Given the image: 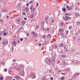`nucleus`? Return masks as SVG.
<instances>
[{"mask_svg":"<svg viewBox=\"0 0 80 80\" xmlns=\"http://www.w3.org/2000/svg\"><path fill=\"white\" fill-rule=\"evenodd\" d=\"M63 43H61L59 45V46L60 47H63Z\"/></svg>","mask_w":80,"mask_h":80,"instance_id":"10","label":"nucleus"},{"mask_svg":"<svg viewBox=\"0 0 80 80\" xmlns=\"http://www.w3.org/2000/svg\"><path fill=\"white\" fill-rule=\"evenodd\" d=\"M62 75H65V73H62Z\"/></svg>","mask_w":80,"mask_h":80,"instance_id":"61","label":"nucleus"},{"mask_svg":"<svg viewBox=\"0 0 80 80\" xmlns=\"http://www.w3.org/2000/svg\"><path fill=\"white\" fill-rule=\"evenodd\" d=\"M58 48V46L57 45H55V48H54V49H56V48Z\"/></svg>","mask_w":80,"mask_h":80,"instance_id":"23","label":"nucleus"},{"mask_svg":"<svg viewBox=\"0 0 80 80\" xmlns=\"http://www.w3.org/2000/svg\"><path fill=\"white\" fill-rule=\"evenodd\" d=\"M12 45H13V46L15 47H16V45H17V42L15 41H13L12 42Z\"/></svg>","mask_w":80,"mask_h":80,"instance_id":"8","label":"nucleus"},{"mask_svg":"<svg viewBox=\"0 0 80 80\" xmlns=\"http://www.w3.org/2000/svg\"><path fill=\"white\" fill-rule=\"evenodd\" d=\"M25 53H28V51L27 49H26L25 51Z\"/></svg>","mask_w":80,"mask_h":80,"instance_id":"36","label":"nucleus"},{"mask_svg":"<svg viewBox=\"0 0 80 80\" xmlns=\"http://www.w3.org/2000/svg\"><path fill=\"white\" fill-rule=\"evenodd\" d=\"M50 62L52 64H54L55 62V57H53L51 58Z\"/></svg>","mask_w":80,"mask_h":80,"instance_id":"3","label":"nucleus"},{"mask_svg":"<svg viewBox=\"0 0 80 80\" xmlns=\"http://www.w3.org/2000/svg\"><path fill=\"white\" fill-rule=\"evenodd\" d=\"M27 37H29V33H27Z\"/></svg>","mask_w":80,"mask_h":80,"instance_id":"47","label":"nucleus"},{"mask_svg":"<svg viewBox=\"0 0 80 80\" xmlns=\"http://www.w3.org/2000/svg\"><path fill=\"white\" fill-rule=\"evenodd\" d=\"M24 20H27V18H24Z\"/></svg>","mask_w":80,"mask_h":80,"instance_id":"56","label":"nucleus"},{"mask_svg":"<svg viewBox=\"0 0 80 80\" xmlns=\"http://www.w3.org/2000/svg\"><path fill=\"white\" fill-rule=\"evenodd\" d=\"M72 28V26H70L69 27V30H71Z\"/></svg>","mask_w":80,"mask_h":80,"instance_id":"28","label":"nucleus"},{"mask_svg":"<svg viewBox=\"0 0 80 80\" xmlns=\"http://www.w3.org/2000/svg\"><path fill=\"white\" fill-rule=\"evenodd\" d=\"M3 78L2 77V76H1L0 78V80H3Z\"/></svg>","mask_w":80,"mask_h":80,"instance_id":"46","label":"nucleus"},{"mask_svg":"<svg viewBox=\"0 0 80 80\" xmlns=\"http://www.w3.org/2000/svg\"><path fill=\"white\" fill-rule=\"evenodd\" d=\"M61 80H64L65 79V77H62V78H61Z\"/></svg>","mask_w":80,"mask_h":80,"instance_id":"31","label":"nucleus"},{"mask_svg":"<svg viewBox=\"0 0 80 80\" xmlns=\"http://www.w3.org/2000/svg\"><path fill=\"white\" fill-rule=\"evenodd\" d=\"M49 72L50 73H52V70H49Z\"/></svg>","mask_w":80,"mask_h":80,"instance_id":"45","label":"nucleus"},{"mask_svg":"<svg viewBox=\"0 0 80 80\" xmlns=\"http://www.w3.org/2000/svg\"><path fill=\"white\" fill-rule=\"evenodd\" d=\"M3 35H7V33H6V32H4L3 33Z\"/></svg>","mask_w":80,"mask_h":80,"instance_id":"50","label":"nucleus"},{"mask_svg":"<svg viewBox=\"0 0 80 80\" xmlns=\"http://www.w3.org/2000/svg\"><path fill=\"white\" fill-rule=\"evenodd\" d=\"M26 22L25 21H22V25H24V24Z\"/></svg>","mask_w":80,"mask_h":80,"instance_id":"18","label":"nucleus"},{"mask_svg":"<svg viewBox=\"0 0 80 80\" xmlns=\"http://www.w3.org/2000/svg\"><path fill=\"white\" fill-rule=\"evenodd\" d=\"M47 31H49V28H47V29H46Z\"/></svg>","mask_w":80,"mask_h":80,"instance_id":"55","label":"nucleus"},{"mask_svg":"<svg viewBox=\"0 0 80 80\" xmlns=\"http://www.w3.org/2000/svg\"><path fill=\"white\" fill-rule=\"evenodd\" d=\"M59 30L60 33H62V32L63 31L62 29H59Z\"/></svg>","mask_w":80,"mask_h":80,"instance_id":"17","label":"nucleus"},{"mask_svg":"<svg viewBox=\"0 0 80 80\" xmlns=\"http://www.w3.org/2000/svg\"><path fill=\"white\" fill-rule=\"evenodd\" d=\"M22 15H26V13L25 12H22Z\"/></svg>","mask_w":80,"mask_h":80,"instance_id":"41","label":"nucleus"},{"mask_svg":"<svg viewBox=\"0 0 80 80\" xmlns=\"http://www.w3.org/2000/svg\"><path fill=\"white\" fill-rule=\"evenodd\" d=\"M67 72H70V69H67Z\"/></svg>","mask_w":80,"mask_h":80,"instance_id":"48","label":"nucleus"},{"mask_svg":"<svg viewBox=\"0 0 80 80\" xmlns=\"http://www.w3.org/2000/svg\"><path fill=\"white\" fill-rule=\"evenodd\" d=\"M21 18H19L18 19H16L15 21V22L17 24H19L20 23V22L21 21Z\"/></svg>","mask_w":80,"mask_h":80,"instance_id":"4","label":"nucleus"},{"mask_svg":"<svg viewBox=\"0 0 80 80\" xmlns=\"http://www.w3.org/2000/svg\"><path fill=\"white\" fill-rule=\"evenodd\" d=\"M36 6L37 7H38V2L36 4Z\"/></svg>","mask_w":80,"mask_h":80,"instance_id":"40","label":"nucleus"},{"mask_svg":"<svg viewBox=\"0 0 80 80\" xmlns=\"http://www.w3.org/2000/svg\"><path fill=\"white\" fill-rule=\"evenodd\" d=\"M21 4V2H19L18 4V6H19V7H20Z\"/></svg>","mask_w":80,"mask_h":80,"instance_id":"29","label":"nucleus"},{"mask_svg":"<svg viewBox=\"0 0 80 80\" xmlns=\"http://www.w3.org/2000/svg\"><path fill=\"white\" fill-rule=\"evenodd\" d=\"M35 9H36L35 8H33L32 9V12H33V11H35Z\"/></svg>","mask_w":80,"mask_h":80,"instance_id":"32","label":"nucleus"},{"mask_svg":"<svg viewBox=\"0 0 80 80\" xmlns=\"http://www.w3.org/2000/svg\"><path fill=\"white\" fill-rule=\"evenodd\" d=\"M59 25H60V26H63V23H60L59 24Z\"/></svg>","mask_w":80,"mask_h":80,"instance_id":"25","label":"nucleus"},{"mask_svg":"<svg viewBox=\"0 0 80 80\" xmlns=\"http://www.w3.org/2000/svg\"><path fill=\"white\" fill-rule=\"evenodd\" d=\"M50 80H53V77H52L51 78Z\"/></svg>","mask_w":80,"mask_h":80,"instance_id":"60","label":"nucleus"},{"mask_svg":"<svg viewBox=\"0 0 80 80\" xmlns=\"http://www.w3.org/2000/svg\"><path fill=\"white\" fill-rule=\"evenodd\" d=\"M62 10L63 11V12H66V8H62Z\"/></svg>","mask_w":80,"mask_h":80,"instance_id":"14","label":"nucleus"},{"mask_svg":"<svg viewBox=\"0 0 80 80\" xmlns=\"http://www.w3.org/2000/svg\"><path fill=\"white\" fill-rule=\"evenodd\" d=\"M5 43L6 44H8V40H7L6 42H5Z\"/></svg>","mask_w":80,"mask_h":80,"instance_id":"30","label":"nucleus"},{"mask_svg":"<svg viewBox=\"0 0 80 80\" xmlns=\"http://www.w3.org/2000/svg\"><path fill=\"white\" fill-rule=\"evenodd\" d=\"M66 8L68 10H71L73 8L72 7H69L68 5L66 6Z\"/></svg>","mask_w":80,"mask_h":80,"instance_id":"5","label":"nucleus"},{"mask_svg":"<svg viewBox=\"0 0 80 80\" xmlns=\"http://www.w3.org/2000/svg\"><path fill=\"white\" fill-rule=\"evenodd\" d=\"M33 3V1H30L29 3L30 4H31V3Z\"/></svg>","mask_w":80,"mask_h":80,"instance_id":"43","label":"nucleus"},{"mask_svg":"<svg viewBox=\"0 0 80 80\" xmlns=\"http://www.w3.org/2000/svg\"><path fill=\"white\" fill-rule=\"evenodd\" d=\"M65 15H67V16H68L69 15H70V14L67 13H66L65 14Z\"/></svg>","mask_w":80,"mask_h":80,"instance_id":"33","label":"nucleus"},{"mask_svg":"<svg viewBox=\"0 0 80 80\" xmlns=\"http://www.w3.org/2000/svg\"><path fill=\"white\" fill-rule=\"evenodd\" d=\"M26 5L27 6H28L29 5V4L28 3H26Z\"/></svg>","mask_w":80,"mask_h":80,"instance_id":"51","label":"nucleus"},{"mask_svg":"<svg viewBox=\"0 0 80 80\" xmlns=\"http://www.w3.org/2000/svg\"><path fill=\"white\" fill-rule=\"evenodd\" d=\"M48 16H46L45 17V18L46 20H48Z\"/></svg>","mask_w":80,"mask_h":80,"instance_id":"22","label":"nucleus"},{"mask_svg":"<svg viewBox=\"0 0 80 80\" xmlns=\"http://www.w3.org/2000/svg\"><path fill=\"white\" fill-rule=\"evenodd\" d=\"M41 45H42V44L41 43H39L38 44V45L39 46H41Z\"/></svg>","mask_w":80,"mask_h":80,"instance_id":"64","label":"nucleus"},{"mask_svg":"<svg viewBox=\"0 0 80 80\" xmlns=\"http://www.w3.org/2000/svg\"><path fill=\"white\" fill-rule=\"evenodd\" d=\"M66 33H67V34H68V30H67L66 31Z\"/></svg>","mask_w":80,"mask_h":80,"instance_id":"57","label":"nucleus"},{"mask_svg":"<svg viewBox=\"0 0 80 80\" xmlns=\"http://www.w3.org/2000/svg\"><path fill=\"white\" fill-rule=\"evenodd\" d=\"M32 14L29 15V17L31 18H33V17H35L37 14V13L35 11H33L32 12Z\"/></svg>","mask_w":80,"mask_h":80,"instance_id":"1","label":"nucleus"},{"mask_svg":"<svg viewBox=\"0 0 80 80\" xmlns=\"http://www.w3.org/2000/svg\"><path fill=\"white\" fill-rule=\"evenodd\" d=\"M3 45H5V42H3Z\"/></svg>","mask_w":80,"mask_h":80,"instance_id":"59","label":"nucleus"},{"mask_svg":"<svg viewBox=\"0 0 80 80\" xmlns=\"http://www.w3.org/2000/svg\"><path fill=\"white\" fill-rule=\"evenodd\" d=\"M77 24V25H80V22L79 21H78L76 22Z\"/></svg>","mask_w":80,"mask_h":80,"instance_id":"21","label":"nucleus"},{"mask_svg":"<svg viewBox=\"0 0 80 80\" xmlns=\"http://www.w3.org/2000/svg\"><path fill=\"white\" fill-rule=\"evenodd\" d=\"M12 77L9 76L7 77V80H12Z\"/></svg>","mask_w":80,"mask_h":80,"instance_id":"13","label":"nucleus"},{"mask_svg":"<svg viewBox=\"0 0 80 80\" xmlns=\"http://www.w3.org/2000/svg\"><path fill=\"white\" fill-rule=\"evenodd\" d=\"M12 52H13L14 48H13V46L12 48Z\"/></svg>","mask_w":80,"mask_h":80,"instance_id":"42","label":"nucleus"},{"mask_svg":"<svg viewBox=\"0 0 80 80\" xmlns=\"http://www.w3.org/2000/svg\"><path fill=\"white\" fill-rule=\"evenodd\" d=\"M2 12H7V9H4L2 10Z\"/></svg>","mask_w":80,"mask_h":80,"instance_id":"12","label":"nucleus"},{"mask_svg":"<svg viewBox=\"0 0 80 80\" xmlns=\"http://www.w3.org/2000/svg\"><path fill=\"white\" fill-rule=\"evenodd\" d=\"M36 29H38V28H39V26H38V25H36Z\"/></svg>","mask_w":80,"mask_h":80,"instance_id":"26","label":"nucleus"},{"mask_svg":"<svg viewBox=\"0 0 80 80\" xmlns=\"http://www.w3.org/2000/svg\"><path fill=\"white\" fill-rule=\"evenodd\" d=\"M66 18H67V19H71V18H70V17H68V16H65Z\"/></svg>","mask_w":80,"mask_h":80,"instance_id":"19","label":"nucleus"},{"mask_svg":"<svg viewBox=\"0 0 80 80\" xmlns=\"http://www.w3.org/2000/svg\"><path fill=\"white\" fill-rule=\"evenodd\" d=\"M21 66L22 67V68H24V65H21Z\"/></svg>","mask_w":80,"mask_h":80,"instance_id":"52","label":"nucleus"},{"mask_svg":"<svg viewBox=\"0 0 80 80\" xmlns=\"http://www.w3.org/2000/svg\"><path fill=\"white\" fill-rule=\"evenodd\" d=\"M29 38H33L32 37H31V36H29Z\"/></svg>","mask_w":80,"mask_h":80,"instance_id":"63","label":"nucleus"},{"mask_svg":"<svg viewBox=\"0 0 80 80\" xmlns=\"http://www.w3.org/2000/svg\"><path fill=\"white\" fill-rule=\"evenodd\" d=\"M7 68L5 69L4 72H7Z\"/></svg>","mask_w":80,"mask_h":80,"instance_id":"54","label":"nucleus"},{"mask_svg":"<svg viewBox=\"0 0 80 80\" xmlns=\"http://www.w3.org/2000/svg\"><path fill=\"white\" fill-rule=\"evenodd\" d=\"M32 77H33V78H35L36 77L35 76V75L34 73H32Z\"/></svg>","mask_w":80,"mask_h":80,"instance_id":"15","label":"nucleus"},{"mask_svg":"<svg viewBox=\"0 0 80 80\" xmlns=\"http://www.w3.org/2000/svg\"><path fill=\"white\" fill-rule=\"evenodd\" d=\"M1 63H2V65H5V63L3 62H1Z\"/></svg>","mask_w":80,"mask_h":80,"instance_id":"35","label":"nucleus"},{"mask_svg":"<svg viewBox=\"0 0 80 80\" xmlns=\"http://www.w3.org/2000/svg\"><path fill=\"white\" fill-rule=\"evenodd\" d=\"M25 74V73H24V71L22 72L21 73V76H23Z\"/></svg>","mask_w":80,"mask_h":80,"instance_id":"16","label":"nucleus"},{"mask_svg":"<svg viewBox=\"0 0 80 80\" xmlns=\"http://www.w3.org/2000/svg\"><path fill=\"white\" fill-rule=\"evenodd\" d=\"M75 14L76 17H78V16H79V14H78V13H76Z\"/></svg>","mask_w":80,"mask_h":80,"instance_id":"24","label":"nucleus"},{"mask_svg":"<svg viewBox=\"0 0 80 80\" xmlns=\"http://www.w3.org/2000/svg\"><path fill=\"white\" fill-rule=\"evenodd\" d=\"M25 12H27V13L29 12V9H28V8L27 7L25 8Z\"/></svg>","mask_w":80,"mask_h":80,"instance_id":"11","label":"nucleus"},{"mask_svg":"<svg viewBox=\"0 0 80 80\" xmlns=\"http://www.w3.org/2000/svg\"><path fill=\"white\" fill-rule=\"evenodd\" d=\"M64 35V33H62L61 34V36H62H62H63V35Z\"/></svg>","mask_w":80,"mask_h":80,"instance_id":"49","label":"nucleus"},{"mask_svg":"<svg viewBox=\"0 0 80 80\" xmlns=\"http://www.w3.org/2000/svg\"><path fill=\"white\" fill-rule=\"evenodd\" d=\"M32 34H33V37H34V38H36L37 37V34H35V33L34 32H32Z\"/></svg>","mask_w":80,"mask_h":80,"instance_id":"7","label":"nucleus"},{"mask_svg":"<svg viewBox=\"0 0 80 80\" xmlns=\"http://www.w3.org/2000/svg\"><path fill=\"white\" fill-rule=\"evenodd\" d=\"M63 19L64 20H65L66 21L67 20H68L66 18L64 17L63 18Z\"/></svg>","mask_w":80,"mask_h":80,"instance_id":"34","label":"nucleus"},{"mask_svg":"<svg viewBox=\"0 0 80 80\" xmlns=\"http://www.w3.org/2000/svg\"><path fill=\"white\" fill-rule=\"evenodd\" d=\"M20 69H21L20 68H18V71H20Z\"/></svg>","mask_w":80,"mask_h":80,"instance_id":"44","label":"nucleus"},{"mask_svg":"<svg viewBox=\"0 0 80 80\" xmlns=\"http://www.w3.org/2000/svg\"><path fill=\"white\" fill-rule=\"evenodd\" d=\"M51 35L50 34H48V36H47V38H49V37H50Z\"/></svg>","mask_w":80,"mask_h":80,"instance_id":"37","label":"nucleus"},{"mask_svg":"<svg viewBox=\"0 0 80 80\" xmlns=\"http://www.w3.org/2000/svg\"><path fill=\"white\" fill-rule=\"evenodd\" d=\"M61 57L62 58H63L65 57V56H64L63 55H61Z\"/></svg>","mask_w":80,"mask_h":80,"instance_id":"53","label":"nucleus"},{"mask_svg":"<svg viewBox=\"0 0 80 80\" xmlns=\"http://www.w3.org/2000/svg\"><path fill=\"white\" fill-rule=\"evenodd\" d=\"M41 29L42 30H44V31H47V29L44 28L43 27V25H41Z\"/></svg>","mask_w":80,"mask_h":80,"instance_id":"9","label":"nucleus"},{"mask_svg":"<svg viewBox=\"0 0 80 80\" xmlns=\"http://www.w3.org/2000/svg\"><path fill=\"white\" fill-rule=\"evenodd\" d=\"M75 75H80V73L78 72H76V73H75Z\"/></svg>","mask_w":80,"mask_h":80,"instance_id":"27","label":"nucleus"},{"mask_svg":"<svg viewBox=\"0 0 80 80\" xmlns=\"http://www.w3.org/2000/svg\"><path fill=\"white\" fill-rule=\"evenodd\" d=\"M20 40V41H23V39L22 38H21Z\"/></svg>","mask_w":80,"mask_h":80,"instance_id":"39","label":"nucleus"},{"mask_svg":"<svg viewBox=\"0 0 80 80\" xmlns=\"http://www.w3.org/2000/svg\"><path fill=\"white\" fill-rule=\"evenodd\" d=\"M79 33H80V32H77L76 33V35H78Z\"/></svg>","mask_w":80,"mask_h":80,"instance_id":"38","label":"nucleus"},{"mask_svg":"<svg viewBox=\"0 0 80 80\" xmlns=\"http://www.w3.org/2000/svg\"><path fill=\"white\" fill-rule=\"evenodd\" d=\"M16 79H19L20 78V77L18 76H16Z\"/></svg>","mask_w":80,"mask_h":80,"instance_id":"20","label":"nucleus"},{"mask_svg":"<svg viewBox=\"0 0 80 80\" xmlns=\"http://www.w3.org/2000/svg\"><path fill=\"white\" fill-rule=\"evenodd\" d=\"M43 37H44V38H45V35H43L42 36V38H43Z\"/></svg>","mask_w":80,"mask_h":80,"instance_id":"62","label":"nucleus"},{"mask_svg":"<svg viewBox=\"0 0 80 80\" xmlns=\"http://www.w3.org/2000/svg\"><path fill=\"white\" fill-rule=\"evenodd\" d=\"M44 62L45 63H47V64H48V65L51 64V62L49 58H46L44 60Z\"/></svg>","mask_w":80,"mask_h":80,"instance_id":"2","label":"nucleus"},{"mask_svg":"<svg viewBox=\"0 0 80 80\" xmlns=\"http://www.w3.org/2000/svg\"><path fill=\"white\" fill-rule=\"evenodd\" d=\"M78 40V42H80V38H79V39H78V40Z\"/></svg>","mask_w":80,"mask_h":80,"instance_id":"58","label":"nucleus"},{"mask_svg":"<svg viewBox=\"0 0 80 80\" xmlns=\"http://www.w3.org/2000/svg\"><path fill=\"white\" fill-rule=\"evenodd\" d=\"M54 49V46L53 45H52L49 48L50 50H52V51H53V49Z\"/></svg>","mask_w":80,"mask_h":80,"instance_id":"6","label":"nucleus"}]
</instances>
